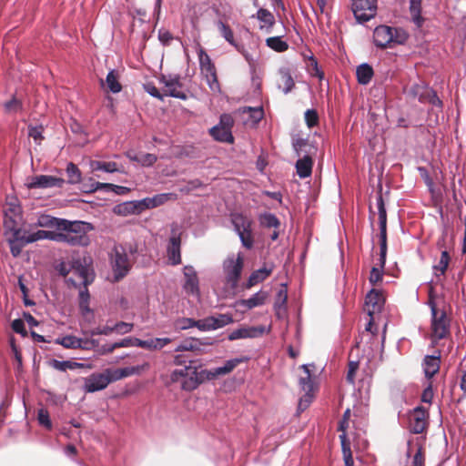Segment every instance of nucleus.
I'll return each mask as SVG.
<instances>
[{
  "instance_id": "obj_1",
  "label": "nucleus",
  "mask_w": 466,
  "mask_h": 466,
  "mask_svg": "<svg viewBox=\"0 0 466 466\" xmlns=\"http://www.w3.org/2000/svg\"><path fill=\"white\" fill-rule=\"evenodd\" d=\"M94 229L95 227L90 222L65 218L60 231H64L66 244L72 247H87L91 242L88 232Z\"/></svg>"
},
{
  "instance_id": "obj_7",
  "label": "nucleus",
  "mask_w": 466,
  "mask_h": 466,
  "mask_svg": "<svg viewBox=\"0 0 466 466\" xmlns=\"http://www.w3.org/2000/svg\"><path fill=\"white\" fill-rule=\"evenodd\" d=\"M159 82L165 86L164 96H170L180 100L187 98V93L182 90L183 84L181 83L180 75H161Z\"/></svg>"
},
{
  "instance_id": "obj_59",
  "label": "nucleus",
  "mask_w": 466,
  "mask_h": 466,
  "mask_svg": "<svg viewBox=\"0 0 466 466\" xmlns=\"http://www.w3.org/2000/svg\"><path fill=\"white\" fill-rule=\"evenodd\" d=\"M205 78L207 80V84L211 91L213 92H220V85L217 76V72L214 74H209L205 76Z\"/></svg>"
},
{
  "instance_id": "obj_28",
  "label": "nucleus",
  "mask_w": 466,
  "mask_h": 466,
  "mask_svg": "<svg viewBox=\"0 0 466 466\" xmlns=\"http://www.w3.org/2000/svg\"><path fill=\"white\" fill-rule=\"evenodd\" d=\"M440 357L428 355L424 358L423 370L427 378H432L440 370Z\"/></svg>"
},
{
  "instance_id": "obj_57",
  "label": "nucleus",
  "mask_w": 466,
  "mask_h": 466,
  "mask_svg": "<svg viewBox=\"0 0 466 466\" xmlns=\"http://www.w3.org/2000/svg\"><path fill=\"white\" fill-rule=\"evenodd\" d=\"M157 160V157L151 153H143L139 155L138 164L143 167H152Z\"/></svg>"
},
{
  "instance_id": "obj_19",
  "label": "nucleus",
  "mask_w": 466,
  "mask_h": 466,
  "mask_svg": "<svg viewBox=\"0 0 466 466\" xmlns=\"http://www.w3.org/2000/svg\"><path fill=\"white\" fill-rule=\"evenodd\" d=\"M426 410L421 407H417L410 418V427L413 433L419 434L423 432L426 428Z\"/></svg>"
},
{
  "instance_id": "obj_31",
  "label": "nucleus",
  "mask_w": 466,
  "mask_h": 466,
  "mask_svg": "<svg viewBox=\"0 0 466 466\" xmlns=\"http://www.w3.org/2000/svg\"><path fill=\"white\" fill-rule=\"evenodd\" d=\"M279 87L282 88L285 94H288L294 87V80L289 72V70L286 67H281L279 70Z\"/></svg>"
},
{
  "instance_id": "obj_26",
  "label": "nucleus",
  "mask_w": 466,
  "mask_h": 466,
  "mask_svg": "<svg viewBox=\"0 0 466 466\" xmlns=\"http://www.w3.org/2000/svg\"><path fill=\"white\" fill-rule=\"evenodd\" d=\"M431 312H432V317H433V319H432L433 335L439 339H443L448 332L446 323L444 320V314H441V316L439 319H437V311H436L435 308L431 309Z\"/></svg>"
},
{
  "instance_id": "obj_53",
  "label": "nucleus",
  "mask_w": 466,
  "mask_h": 466,
  "mask_svg": "<svg viewBox=\"0 0 466 466\" xmlns=\"http://www.w3.org/2000/svg\"><path fill=\"white\" fill-rule=\"evenodd\" d=\"M44 127L38 126H28V136L32 137L35 142H40L44 139L43 137Z\"/></svg>"
},
{
  "instance_id": "obj_11",
  "label": "nucleus",
  "mask_w": 466,
  "mask_h": 466,
  "mask_svg": "<svg viewBox=\"0 0 466 466\" xmlns=\"http://www.w3.org/2000/svg\"><path fill=\"white\" fill-rule=\"evenodd\" d=\"M167 255L170 265L177 266L181 263V233L174 227L171 228Z\"/></svg>"
},
{
  "instance_id": "obj_46",
  "label": "nucleus",
  "mask_w": 466,
  "mask_h": 466,
  "mask_svg": "<svg viewBox=\"0 0 466 466\" xmlns=\"http://www.w3.org/2000/svg\"><path fill=\"white\" fill-rule=\"evenodd\" d=\"M4 108L6 113H16L23 109V103L14 96L5 102Z\"/></svg>"
},
{
  "instance_id": "obj_43",
  "label": "nucleus",
  "mask_w": 466,
  "mask_h": 466,
  "mask_svg": "<svg viewBox=\"0 0 466 466\" xmlns=\"http://www.w3.org/2000/svg\"><path fill=\"white\" fill-rule=\"evenodd\" d=\"M420 103H429L434 106L442 107V101L437 96V93L430 87L426 90L425 96L420 97Z\"/></svg>"
},
{
  "instance_id": "obj_37",
  "label": "nucleus",
  "mask_w": 466,
  "mask_h": 466,
  "mask_svg": "<svg viewBox=\"0 0 466 466\" xmlns=\"http://www.w3.org/2000/svg\"><path fill=\"white\" fill-rule=\"evenodd\" d=\"M105 82L106 84L108 90L113 94L119 93L122 89V86L118 81L117 73L115 69H111L107 73Z\"/></svg>"
},
{
  "instance_id": "obj_29",
  "label": "nucleus",
  "mask_w": 466,
  "mask_h": 466,
  "mask_svg": "<svg viewBox=\"0 0 466 466\" xmlns=\"http://www.w3.org/2000/svg\"><path fill=\"white\" fill-rule=\"evenodd\" d=\"M198 60L201 73L204 76L214 74L215 72H217L215 65L212 62L210 56L203 48H200L198 51Z\"/></svg>"
},
{
  "instance_id": "obj_62",
  "label": "nucleus",
  "mask_w": 466,
  "mask_h": 466,
  "mask_svg": "<svg viewBox=\"0 0 466 466\" xmlns=\"http://www.w3.org/2000/svg\"><path fill=\"white\" fill-rule=\"evenodd\" d=\"M196 328L200 331H211L214 330L211 317L208 316L207 318H204L202 319L197 320Z\"/></svg>"
},
{
  "instance_id": "obj_47",
  "label": "nucleus",
  "mask_w": 466,
  "mask_h": 466,
  "mask_svg": "<svg viewBox=\"0 0 466 466\" xmlns=\"http://www.w3.org/2000/svg\"><path fill=\"white\" fill-rule=\"evenodd\" d=\"M310 142L308 138H303L299 136H295L292 137V148L297 154L298 157L301 156V151L304 150V147H307Z\"/></svg>"
},
{
  "instance_id": "obj_58",
  "label": "nucleus",
  "mask_w": 466,
  "mask_h": 466,
  "mask_svg": "<svg viewBox=\"0 0 466 466\" xmlns=\"http://www.w3.org/2000/svg\"><path fill=\"white\" fill-rule=\"evenodd\" d=\"M191 362L192 361L189 360V363H191ZM191 370H192L191 364L185 366L183 369L175 370L171 373L172 381H177L178 378H184V380H186L187 378V376L189 375V371H191Z\"/></svg>"
},
{
  "instance_id": "obj_49",
  "label": "nucleus",
  "mask_w": 466,
  "mask_h": 466,
  "mask_svg": "<svg viewBox=\"0 0 466 466\" xmlns=\"http://www.w3.org/2000/svg\"><path fill=\"white\" fill-rule=\"evenodd\" d=\"M197 325V319H194L192 318H181L177 319L175 326L177 329L179 330H186L190 328H196Z\"/></svg>"
},
{
  "instance_id": "obj_60",
  "label": "nucleus",
  "mask_w": 466,
  "mask_h": 466,
  "mask_svg": "<svg viewBox=\"0 0 466 466\" xmlns=\"http://www.w3.org/2000/svg\"><path fill=\"white\" fill-rule=\"evenodd\" d=\"M12 329L17 333L20 334L22 337L27 336V331L24 323V320L21 319H15L11 323Z\"/></svg>"
},
{
  "instance_id": "obj_12",
  "label": "nucleus",
  "mask_w": 466,
  "mask_h": 466,
  "mask_svg": "<svg viewBox=\"0 0 466 466\" xmlns=\"http://www.w3.org/2000/svg\"><path fill=\"white\" fill-rule=\"evenodd\" d=\"M146 209L149 208L145 198L139 200H130L116 205L113 208V211L116 215L128 216L139 215Z\"/></svg>"
},
{
  "instance_id": "obj_20",
  "label": "nucleus",
  "mask_w": 466,
  "mask_h": 466,
  "mask_svg": "<svg viewBox=\"0 0 466 466\" xmlns=\"http://www.w3.org/2000/svg\"><path fill=\"white\" fill-rule=\"evenodd\" d=\"M209 372H212L211 370H198V377L190 376L186 380H183L181 383V388L184 390L191 391L197 389L201 383L205 380H212L213 379H209Z\"/></svg>"
},
{
  "instance_id": "obj_30",
  "label": "nucleus",
  "mask_w": 466,
  "mask_h": 466,
  "mask_svg": "<svg viewBox=\"0 0 466 466\" xmlns=\"http://www.w3.org/2000/svg\"><path fill=\"white\" fill-rule=\"evenodd\" d=\"M373 68L367 63H363L357 67V80L360 85H368L373 76Z\"/></svg>"
},
{
  "instance_id": "obj_6",
  "label": "nucleus",
  "mask_w": 466,
  "mask_h": 466,
  "mask_svg": "<svg viewBox=\"0 0 466 466\" xmlns=\"http://www.w3.org/2000/svg\"><path fill=\"white\" fill-rule=\"evenodd\" d=\"M25 230H23L18 228L13 233H11L8 237H6V241L9 245L10 253L14 258H17L20 256L22 249L27 244H31L36 242L35 232L25 236Z\"/></svg>"
},
{
  "instance_id": "obj_54",
  "label": "nucleus",
  "mask_w": 466,
  "mask_h": 466,
  "mask_svg": "<svg viewBox=\"0 0 466 466\" xmlns=\"http://www.w3.org/2000/svg\"><path fill=\"white\" fill-rule=\"evenodd\" d=\"M144 90L151 96L157 98L160 101L164 100V94L156 87L153 82H147L143 85Z\"/></svg>"
},
{
  "instance_id": "obj_55",
  "label": "nucleus",
  "mask_w": 466,
  "mask_h": 466,
  "mask_svg": "<svg viewBox=\"0 0 466 466\" xmlns=\"http://www.w3.org/2000/svg\"><path fill=\"white\" fill-rule=\"evenodd\" d=\"M428 88L429 87L423 84H415L410 87L409 94L413 97H417L420 102V97L425 96L426 90H428Z\"/></svg>"
},
{
  "instance_id": "obj_39",
  "label": "nucleus",
  "mask_w": 466,
  "mask_h": 466,
  "mask_svg": "<svg viewBox=\"0 0 466 466\" xmlns=\"http://www.w3.org/2000/svg\"><path fill=\"white\" fill-rule=\"evenodd\" d=\"M91 167L93 170H100L106 173H115L117 172V164L114 161H92Z\"/></svg>"
},
{
  "instance_id": "obj_48",
  "label": "nucleus",
  "mask_w": 466,
  "mask_h": 466,
  "mask_svg": "<svg viewBox=\"0 0 466 466\" xmlns=\"http://www.w3.org/2000/svg\"><path fill=\"white\" fill-rule=\"evenodd\" d=\"M148 343L150 344L147 346V350H161L166 345L171 343L172 339L170 338H155L147 339Z\"/></svg>"
},
{
  "instance_id": "obj_14",
  "label": "nucleus",
  "mask_w": 466,
  "mask_h": 466,
  "mask_svg": "<svg viewBox=\"0 0 466 466\" xmlns=\"http://www.w3.org/2000/svg\"><path fill=\"white\" fill-rule=\"evenodd\" d=\"M111 383L109 375L105 373H94L85 380L84 390L86 392L93 393L102 390Z\"/></svg>"
},
{
  "instance_id": "obj_4",
  "label": "nucleus",
  "mask_w": 466,
  "mask_h": 466,
  "mask_svg": "<svg viewBox=\"0 0 466 466\" xmlns=\"http://www.w3.org/2000/svg\"><path fill=\"white\" fill-rule=\"evenodd\" d=\"M233 124L230 115L222 114L219 122L209 129V135L218 142L233 144L235 140L231 131Z\"/></svg>"
},
{
  "instance_id": "obj_16",
  "label": "nucleus",
  "mask_w": 466,
  "mask_h": 466,
  "mask_svg": "<svg viewBox=\"0 0 466 466\" xmlns=\"http://www.w3.org/2000/svg\"><path fill=\"white\" fill-rule=\"evenodd\" d=\"M147 367V363L143 365L130 366L125 367L116 370L107 369L106 372L109 375L111 382L119 380L121 379L140 374Z\"/></svg>"
},
{
  "instance_id": "obj_35",
  "label": "nucleus",
  "mask_w": 466,
  "mask_h": 466,
  "mask_svg": "<svg viewBox=\"0 0 466 466\" xmlns=\"http://www.w3.org/2000/svg\"><path fill=\"white\" fill-rule=\"evenodd\" d=\"M218 30L220 35L232 46L238 47V44L235 41L233 31L228 25L224 23L222 20H218L216 23Z\"/></svg>"
},
{
  "instance_id": "obj_9",
  "label": "nucleus",
  "mask_w": 466,
  "mask_h": 466,
  "mask_svg": "<svg viewBox=\"0 0 466 466\" xmlns=\"http://www.w3.org/2000/svg\"><path fill=\"white\" fill-rule=\"evenodd\" d=\"M231 223L238 235L242 245L248 248L252 247L250 223L246 217L239 213L231 214Z\"/></svg>"
},
{
  "instance_id": "obj_63",
  "label": "nucleus",
  "mask_w": 466,
  "mask_h": 466,
  "mask_svg": "<svg viewBox=\"0 0 466 466\" xmlns=\"http://www.w3.org/2000/svg\"><path fill=\"white\" fill-rule=\"evenodd\" d=\"M114 331L118 334H126L132 331L134 325L132 323H127L124 321L116 322L114 326H112Z\"/></svg>"
},
{
  "instance_id": "obj_2",
  "label": "nucleus",
  "mask_w": 466,
  "mask_h": 466,
  "mask_svg": "<svg viewBox=\"0 0 466 466\" xmlns=\"http://www.w3.org/2000/svg\"><path fill=\"white\" fill-rule=\"evenodd\" d=\"M407 37L404 30L389 25H379L373 32L374 45L380 48L391 47L392 44H404Z\"/></svg>"
},
{
  "instance_id": "obj_21",
  "label": "nucleus",
  "mask_w": 466,
  "mask_h": 466,
  "mask_svg": "<svg viewBox=\"0 0 466 466\" xmlns=\"http://www.w3.org/2000/svg\"><path fill=\"white\" fill-rule=\"evenodd\" d=\"M245 58L249 65L251 86L255 90H261L262 77L260 76V68L258 59H255L251 55L245 54Z\"/></svg>"
},
{
  "instance_id": "obj_15",
  "label": "nucleus",
  "mask_w": 466,
  "mask_h": 466,
  "mask_svg": "<svg viewBox=\"0 0 466 466\" xmlns=\"http://www.w3.org/2000/svg\"><path fill=\"white\" fill-rule=\"evenodd\" d=\"M65 179L49 175H39L33 177L31 181L27 184L29 188H51L62 187L65 184Z\"/></svg>"
},
{
  "instance_id": "obj_23",
  "label": "nucleus",
  "mask_w": 466,
  "mask_h": 466,
  "mask_svg": "<svg viewBox=\"0 0 466 466\" xmlns=\"http://www.w3.org/2000/svg\"><path fill=\"white\" fill-rule=\"evenodd\" d=\"M183 274L186 279L185 288L188 289L192 294H198L199 292V282L194 267L191 265L185 266Z\"/></svg>"
},
{
  "instance_id": "obj_27",
  "label": "nucleus",
  "mask_w": 466,
  "mask_h": 466,
  "mask_svg": "<svg viewBox=\"0 0 466 466\" xmlns=\"http://www.w3.org/2000/svg\"><path fill=\"white\" fill-rule=\"evenodd\" d=\"M313 159L309 156H303L298 159L295 167L297 174L300 178H306L310 177L312 173Z\"/></svg>"
},
{
  "instance_id": "obj_44",
  "label": "nucleus",
  "mask_w": 466,
  "mask_h": 466,
  "mask_svg": "<svg viewBox=\"0 0 466 466\" xmlns=\"http://www.w3.org/2000/svg\"><path fill=\"white\" fill-rule=\"evenodd\" d=\"M170 193H162L155 195L152 198H146L148 208L150 209L163 205L164 203L170 199Z\"/></svg>"
},
{
  "instance_id": "obj_10",
  "label": "nucleus",
  "mask_w": 466,
  "mask_h": 466,
  "mask_svg": "<svg viewBox=\"0 0 466 466\" xmlns=\"http://www.w3.org/2000/svg\"><path fill=\"white\" fill-rule=\"evenodd\" d=\"M352 12L358 22H368L377 13V0H352Z\"/></svg>"
},
{
  "instance_id": "obj_32",
  "label": "nucleus",
  "mask_w": 466,
  "mask_h": 466,
  "mask_svg": "<svg viewBox=\"0 0 466 466\" xmlns=\"http://www.w3.org/2000/svg\"><path fill=\"white\" fill-rule=\"evenodd\" d=\"M262 289L258 290L255 294L252 295L249 299H239L235 302V307L237 309L244 308L245 309H251L257 306L262 304Z\"/></svg>"
},
{
  "instance_id": "obj_50",
  "label": "nucleus",
  "mask_w": 466,
  "mask_h": 466,
  "mask_svg": "<svg viewBox=\"0 0 466 466\" xmlns=\"http://www.w3.org/2000/svg\"><path fill=\"white\" fill-rule=\"evenodd\" d=\"M308 127L311 128L319 124V115L315 109H308L304 114Z\"/></svg>"
},
{
  "instance_id": "obj_5",
  "label": "nucleus",
  "mask_w": 466,
  "mask_h": 466,
  "mask_svg": "<svg viewBox=\"0 0 466 466\" xmlns=\"http://www.w3.org/2000/svg\"><path fill=\"white\" fill-rule=\"evenodd\" d=\"M111 264L116 280H120L126 277L131 268L128 255L125 253V249L122 247L118 246H115L113 248Z\"/></svg>"
},
{
  "instance_id": "obj_34",
  "label": "nucleus",
  "mask_w": 466,
  "mask_h": 466,
  "mask_svg": "<svg viewBox=\"0 0 466 466\" xmlns=\"http://www.w3.org/2000/svg\"><path fill=\"white\" fill-rule=\"evenodd\" d=\"M287 299H288L287 286H286V284L281 283L277 291L275 302H274L275 309L279 315L280 314V312L282 310L285 311Z\"/></svg>"
},
{
  "instance_id": "obj_33",
  "label": "nucleus",
  "mask_w": 466,
  "mask_h": 466,
  "mask_svg": "<svg viewBox=\"0 0 466 466\" xmlns=\"http://www.w3.org/2000/svg\"><path fill=\"white\" fill-rule=\"evenodd\" d=\"M410 13L412 22L417 27H421L424 18L421 16V0H410Z\"/></svg>"
},
{
  "instance_id": "obj_18",
  "label": "nucleus",
  "mask_w": 466,
  "mask_h": 466,
  "mask_svg": "<svg viewBox=\"0 0 466 466\" xmlns=\"http://www.w3.org/2000/svg\"><path fill=\"white\" fill-rule=\"evenodd\" d=\"M262 335V325L252 327H241L228 335V340H237L241 339H254Z\"/></svg>"
},
{
  "instance_id": "obj_38",
  "label": "nucleus",
  "mask_w": 466,
  "mask_h": 466,
  "mask_svg": "<svg viewBox=\"0 0 466 466\" xmlns=\"http://www.w3.org/2000/svg\"><path fill=\"white\" fill-rule=\"evenodd\" d=\"M55 343L62 345L66 349H78L80 345V338L74 335H66L62 338H56Z\"/></svg>"
},
{
  "instance_id": "obj_36",
  "label": "nucleus",
  "mask_w": 466,
  "mask_h": 466,
  "mask_svg": "<svg viewBox=\"0 0 466 466\" xmlns=\"http://www.w3.org/2000/svg\"><path fill=\"white\" fill-rule=\"evenodd\" d=\"M66 172L67 175V183L71 185L80 184L82 181V173L79 167L73 162L66 165Z\"/></svg>"
},
{
  "instance_id": "obj_56",
  "label": "nucleus",
  "mask_w": 466,
  "mask_h": 466,
  "mask_svg": "<svg viewBox=\"0 0 466 466\" xmlns=\"http://www.w3.org/2000/svg\"><path fill=\"white\" fill-rule=\"evenodd\" d=\"M339 438L341 440L345 466H353L354 462H353V459L351 456L350 449L349 447H347L346 443H345V439H346L345 434L340 435Z\"/></svg>"
},
{
  "instance_id": "obj_3",
  "label": "nucleus",
  "mask_w": 466,
  "mask_h": 466,
  "mask_svg": "<svg viewBox=\"0 0 466 466\" xmlns=\"http://www.w3.org/2000/svg\"><path fill=\"white\" fill-rule=\"evenodd\" d=\"M4 235L8 237L20 228L23 221V208L15 197L6 198V208L4 210Z\"/></svg>"
},
{
  "instance_id": "obj_8",
  "label": "nucleus",
  "mask_w": 466,
  "mask_h": 466,
  "mask_svg": "<svg viewBox=\"0 0 466 466\" xmlns=\"http://www.w3.org/2000/svg\"><path fill=\"white\" fill-rule=\"evenodd\" d=\"M224 271L226 273V279L228 284L232 289H237L240 274L243 268V258L240 255L234 258V256L228 257L223 264Z\"/></svg>"
},
{
  "instance_id": "obj_25",
  "label": "nucleus",
  "mask_w": 466,
  "mask_h": 466,
  "mask_svg": "<svg viewBox=\"0 0 466 466\" xmlns=\"http://www.w3.org/2000/svg\"><path fill=\"white\" fill-rule=\"evenodd\" d=\"M64 221L65 218H56L48 214H41L34 225L39 228H52L60 231Z\"/></svg>"
},
{
  "instance_id": "obj_41",
  "label": "nucleus",
  "mask_w": 466,
  "mask_h": 466,
  "mask_svg": "<svg viewBox=\"0 0 466 466\" xmlns=\"http://www.w3.org/2000/svg\"><path fill=\"white\" fill-rule=\"evenodd\" d=\"M210 317H211V321H212L214 330L223 328L234 321L231 314L220 313V314H218L217 316H210Z\"/></svg>"
},
{
  "instance_id": "obj_22",
  "label": "nucleus",
  "mask_w": 466,
  "mask_h": 466,
  "mask_svg": "<svg viewBox=\"0 0 466 466\" xmlns=\"http://www.w3.org/2000/svg\"><path fill=\"white\" fill-rule=\"evenodd\" d=\"M384 299L381 294L375 289H371L365 298V306L369 316L371 317L375 312L380 311Z\"/></svg>"
},
{
  "instance_id": "obj_13",
  "label": "nucleus",
  "mask_w": 466,
  "mask_h": 466,
  "mask_svg": "<svg viewBox=\"0 0 466 466\" xmlns=\"http://www.w3.org/2000/svg\"><path fill=\"white\" fill-rule=\"evenodd\" d=\"M379 227H380V249L387 248V212L382 195L380 193L376 198Z\"/></svg>"
},
{
  "instance_id": "obj_40",
  "label": "nucleus",
  "mask_w": 466,
  "mask_h": 466,
  "mask_svg": "<svg viewBox=\"0 0 466 466\" xmlns=\"http://www.w3.org/2000/svg\"><path fill=\"white\" fill-rule=\"evenodd\" d=\"M266 45L277 52H284L289 48L288 43L283 41L280 35L267 38Z\"/></svg>"
},
{
  "instance_id": "obj_45",
  "label": "nucleus",
  "mask_w": 466,
  "mask_h": 466,
  "mask_svg": "<svg viewBox=\"0 0 466 466\" xmlns=\"http://www.w3.org/2000/svg\"><path fill=\"white\" fill-rule=\"evenodd\" d=\"M122 348L127 347H139L143 349H147L148 343L147 339H140L138 338L127 337L120 340Z\"/></svg>"
},
{
  "instance_id": "obj_24",
  "label": "nucleus",
  "mask_w": 466,
  "mask_h": 466,
  "mask_svg": "<svg viewBox=\"0 0 466 466\" xmlns=\"http://www.w3.org/2000/svg\"><path fill=\"white\" fill-rule=\"evenodd\" d=\"M239 112L244 116V122L255 125L262 120V102L257 106H243Z\"/></svg>"
},
{
  "instance_id": "obj_61",
  "label": "nucleus",
  "mask_w": 466,
  "mask_h": 466,
  "mask_svg": "<svg viewBox=\"0 0 466 466\" xmlns=\"http://www.w3.org/2000/svg\"><path fill=\"white\" fill-rule=\"evenodd\" d=\"M99 347V341L95 339H82L80 338V345L78 349L92 350Z\"/></svg>"
},
{
  "instance_id": "obj_42",
  "label": "nucleus",
  "mask_w": 466,
  "mask_h": 466,
  "mask_svg": "<svg viewBox=\"0 0 466 466\" xmlns=\"http://www.w3.org/2000/svg\"><path fill=\"white\" fill-rule=\"evenodd\" d=\"M304 372L307 374L305 378L299 379V385L305 392H311L313 390V381L310 375L309 365H302Z\"/></svg>"
},
{
  "instance_id": "obj_17",
  "label": "nucleus",
  "mask_w": 466,
  "mask_h": 466,
  "mask_svg": "<svg viewBox=\"0 0 466 466\" xmlns=\"http://www.w3.org/2000/svg\"><path fill=\"white\" fill-rule=\"evenodd\" d=\"M280 232V221L271 214L264 212V238L267 237L271 240H276Z\"/></svg>"
},
{
  "instance_id": "obj_52",
  "label": "nucleus",
  "mask_w": 466,
  "mask_h": 466,
  "mask_svg": "<svg viewBox=\"0 0 466 466\" xmlns=\"http://www.w3.org/2000/svg\"><path fill=\"white\" fill-rule=\"evenodd\" d=\"M37 420L40 425L44 426L47 430L52 429V421L49 417V413L45 409L38 410Z\"/></svg>"
},
{
  "instance_id": "obj_64",
  "label": "nucleus",
  "mask_w": 466,
  "mask_h": 466,
  "mask_svg": "<svg viewBox=\"0 0 466 466\" xmlns=\"http://www.w3.org/2000/svg\"><path fill=\"white\" fill-rule=\"evenodd\" d=\"M383 277V268L380 267H373L370 275V282L374 285L381 281Z\"/></svg>"
},
{
  "instance_id": "obj_51",
  "label": "nucleus",
  "mask_w": 466,
  "mask_h": 466,
  "mask_svg": "<svg viewBox=\"0 0 466 466\" xmlns=\"http://www.w3.org/2000/svg\"><path fill=\"white\" fill-rule=\"evenodd\" d=\"M450 257L447 251H442L440 261L434 265L433 268L436 271H440L441 275H443L448 268Z\"/></svg>"
}]
</instances>
